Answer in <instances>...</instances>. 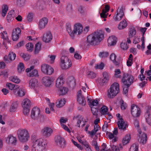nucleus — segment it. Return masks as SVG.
Segmentation results:
<instances>
[{
  "label": "nucleus",
  "instance_id": "nucleus-1",
  "mask_svg": "<svg viewBox=\"0 0 151 151\" xmlns=\"http://www.w3.org/2000/svg\"><path fill=\"white\" fill-rule=\"evenodd\" d=\"M104 32L101 30L94 32L88 36L85 46L87 47L90 45H96L97 42L101 41L104 37Z\"/></svg>",
  "mask_w": 151,
  "mask_h": 151
},
{
  "label": "nucleus",
  "instance_id": "nucleus-2",
  "mask_svg": "<svg viewBox=\"0 0 151 151\" xmlns=\"http://www.w3.org/2000/svg\"><path fill=\"white\" fill-rule=\"evenodd\" d=\"M46 143L42 138L37 139L34 142L32 151H43L45 148Z\"/></svg>",
  "mask_w": 151,
  "mask_h": 151
},
{
  "label": "nucleus",
  "instance_id": "nucleus-3",
  "mask_svg": "<svg viewBox=\"0 0 151 151\" xmlns=\"http://www.w3.org/2000/svg\"><path fill=\"white\" fill-rule=\"evenodd\" d=\"M119 85L117 83H114L111 85L108 91V96L112 99L119 92Z\"/></svg>",
  "mask_w": 151,
  "mask_h": 151
},
{
  "label": "nucleus",
  "instance_id": "nucleus-4",
  "mask_svg": "<svg viewBox=\"0 0 151 151\" xmlns=\"http://www.w3.org/2000/svg\"><path fill=\"white\" fill-rule=\"evenodd\" d=\"M17 134L19 140L22 142H27L29 137L28 132L26 129H18Z\"/></svg>",
  "mask_w": 151,
  "mask_h": 151
},
{
  "label": "nucleus",
  "instance_id": "nucleus-5",
  "mask_svg": "<svg viewBox=\"0 0 151 151\" xmlns=\"http://www.w3.org/2000/svg\"><path fill=\"white\" fill-rule=\"evenodd\" d=\"M60 59L61 63L60 66L62 69H66L71 66V61L66 56H62Z\"/></svg>",
  "mask_w": 151,
  "mask_h": 151
},
{
  "label": "nucleus",
  "instance_id": "nucleus-6",
  "mask_svg": "<svg viewBox=\"0 0 151 151\" xmlns=\"http://www.w3.org/2000/svg\"><path fill=\"white\" fill-rule=\"evenodd\" d=\"M134 78L133 76L128 73H124L122 79L123 83L128 86H129L133 83Z\"/></svg>",
  "mask_w": 151,
  "mask_h": 151
},
{
  "label": "nucleus",
  "instance_id": "nucleus-7",
  "mask_svg": "<svg viewBox=\"0 0 151 151\" xmlns=\"http://www.w3.org/2000/svg\"><path fill=\"white\" fill-rule=\"evenodd\" d=\"M40 113V111L39 108H34L31 111V117L34 120H40L41 117H44V116L41 115Z\"/></svg>",
  "mask_w": 151,
  "mask_h": 151
},
{
  "label": "nucleus",
  "instance_id": "nucleus-8",
  "mask_svg": "<svg viewBox=\"0 0 151 151\" xmlns=\"http://www.w3.org/2000/svg\"><path fill=\"white\" fill-rule=\"evenodd\" d=\"M55 141L57 145L61 148H64L66 146V141L63 137L57 135L55 137Z\"/></svg>",
  "mask_w": 151,
  "mask_h": 151
},
{
  "label": "nucleus",
  "instance_id": "nucleus-9",
  "mask_svg": "<svg viewBox=\"0 0 151 151\" xmlns=\"http://www.w3.org/2000/svg\"><path fill=\"white\" fill-rule=\"evenodd\" d=\"M140 109L137 106L134 104L131 106V113L134 117H139L140 115Z\"/></svg>",
  "mask_w": 151,
  "mask_h": 151
},
{
  "label": "nucleus",
  "instance_id": "nucleus-10",
  "mask_svg": "<svg viewBox=\"0 0 151 151\" xmlns=\"http://www.w3.org/2000/svg\"><path fill=\"white\" fill-rule=\"evenodd\" d=\"M42 84L45 86L50 87L52 85L53 80L52 77L45 76L42 78Z\"/></svg>",
  "mask_w": 151,
  "mask_h": 151
},
{
  "label": "nucleus",
  "instance_id": "nucleus-11",
  "mask_svg": "<svg viewBox=\"0 0 151 151\" xmlns=\"http://www.w3.org/2000/svg\"><path fill=\"white\" fill-rule=\"evenodd\" d=\"M52 132L51 128L48 127L44 128L41 131L42 135L45 137H49L51 136Z\"/></svg>",
  "mask_w": 151,
  "mask_h": 151
},
{
  "label": "nucleus",
  "instance_id": "nucleus-12",
  "mask_svg": "<svg viewBox=\"0 0 151 151\" xmlns=\"http://www.w3.org/2000/svg\"><path fill=\"white\" fill-rule=\"evenodd\" d=\"M83 27L82 25L80 23L76 24L74 26L73 32L75 34L80 35L83 32Z\"/></svg>",
  "mask_w": 151,
  "mask_h": 151
},
{
  "label": "nucleus",
  "instance_id": "nucleus-13",
  "mask_svg": "<svg viewBox=\"0 0 151 151\" xmlns=\"http://www.w3.org/2000/svg\"><path fill=\"white\" fill-rule=\"evenodd\" d=\"M117 12V13L116 15L114 16L113 18L116 21H119L122 19L124 15L123 8L122 7L119 9V7Z\"/></svg>",
  "mask_w": 151,
  "mask_h": 151
},
{
  "label": "nucleus",
  "instance_id": "nucleus-14",
  "mask_svg": "<svg viewBox=\"0 0 151 151\" xmlns=\"http://www.w3.org/2000/svg\"><path fill=\"white\" fill-rule=\"evenodd\" d=\"M21 32V29L19 27L13 30L12 33V39L13 41H16L18 40Z\"/></svg>",
  "mask_w": 151,
  "mask_h": 151
},
{
  "label": "nucleus",
  "instance_id": "nucleus-15",
  "mask_svg": "<svg viewBox=\"0 0 151 151\" xmlns=\"http://www.w3.org/2000/svg\"><path fill=\"white\" fill-rule=\"evenodd\" d=\"M77 101L80 104L83 106H84L86 104V101L85 98L82 95L81 91L79 90L78 92Z\"/></svg>",
  "mask_w": 151,
  "mask_h": 151
},
{
  "label": "nucleus",
  "instance_id": "nucleus-16",
  "mask_svg": "<svg viewBox=\"0 0 151 151\" xmlns=\"http://www.w3.org/2000/svg\"><path fill=\"white\" fill-rule=\"evenodd\" d=\"M118 127L119 129L125 130L126 129V128L128 127V125L124 121L122 118H120L119 121L117 122Z\"/></svg>",
  "mask_w": 151,
  "mask_h": 151
},
{
  "label": "nucleus",
  "instance_id": "nucleus-17",
  "mask_svg": "<svg viewBox=\"0 0 151 151\" xmlns=\"http://www.w3.org/2000/svg\"><path fill=\"white\" fill-rule=\"evenodd\" d=\"M52 39V36L50 32H48L44 34L43 37V40L45 42H49Z\"/></svg>",
  "mask_w": 151,
  "mask_h": 151
},
{
  "label": "nucleus",
  "instance_id": "nucleus-18",
  "mask_svg": "<svg viewBox=\"0 0 151 151\" xmlns=\"http://www.w3.org/2000/svg\"><path fill=\"white\" fill-rule=\"evenodd\" d=\"M150 110H151V107L148 109L145 114V117L147 122L150 125H151V115Z\"/></svg>",
  "mask_w": 151,
  "mask_h": 151
},
{
  "label": "nucleus",
  "instance_id": "nucleus-19",
  "mask_svg": "<svg viewBox=\"0 0 151 151\" xmlns=\"http://www.w3.org/2000/svg\"><path fill=\"white\" fill-rule=\"evenodd\" d=\"M67 83L72 88H73L76 86V80L73 76H70L68 78Z\"/></svg>",
  "mask_w": 151,
  "mask_h": 151
},
{
  "label": "nucleus",
  "instance_id": "nucleus-20",
  "mask_svg": "<svg viewBox=\"0 0 151 151\" xmlns=\"http://www.w3.org/2000/svg\"><path fill=\"white\" fill-rule=\"evenodd\" d=\"M138 141L140 143L145 144L147 140V136L146 134L143 133L140 135L139 138L138 139Z\"/></svg>",
  "mask_w": 151,
  "mask_h": 151
},
{
  "label": "nucleus",
  "instance_id": "nucleus-21",
  "mask_svg": "<svg viewBox=\"0 0 151 151\" xmlns=\"http://www.w3.org/2000/svg\"><path fill=\"white\" fill-rule=\"evenodd\" d=\"M48 22V19L46 17H44L40 19L39 22V28L41 29L44 28Z\"/></svg>",
  "mask_w": 151,
  "mask_h": 151
},
{
  "label": "nucleus",
  "instance_id": "nucleus-22",
  "mask_svg": "<svg viewBox=\"0 0 151 151\" xmlns=\"http://www.w3.org/2000/svg\"><path fill=\"white\" fill-rule=\"evenodd\" d=\"M63 83V76L60 75L56 81V86L58 88H60Z\"/></svg>",
  "mask_w": 151,
  "mask_h": 151
},
{
  "label": "nucleus",
  "instance_id": "nucleus-23",
  "mask_svg": "<svg viewBox=\"0 0 151 151\" xmlns=\"http://www.w3.org/2000/svg\"><path fill=\"white\" fill-rule=\"evenodd\" d=\"M108 45L110 46L115 45L117 42V38L114 36L109 37L108 39Z\"/></svg>",
  "mask_w": 151,
  "mask_h": 151
},
{
  "label": "nucleus",
  "instance_id": "nucleus-24",
  "mask_svg": "<svg viewBox=\"0 0 151 151\" xmlns=\"http://www.w3.org/2000/svg\"><path fill=\"white\" fill-rule=\"evenodd\" d=\"M38 81L35 78H33L30 80L29 81V86L31 88H34L38 85Z\"/></svg>",
  "mask_w": 151,
  "mask_h": 151
},
{
  "label": "nucleus",
  "instance_id": "nucleus-25",
  "mask_svg": "<svg viewBox=\"0 0 151 151\" xmlns=\"http://www.w3.org/2000/svg\"><path fill=\"white\" fill-rule=\"evenodd\" d=\"M6 142L7 143L12 144H15L17 142L16 137L12 136H9L6 139Z\"/></svg>",
  "mask_w": 151,
  "mask_h": 151
},
{
  "label": "nucleus",
  "instance_id": "nucleus-26",
  "mask_svg": "<svg viewBox=\"0 0 151 151\" xmlns=\"http://www.w3.org/2000/svg\"><path fill=\"white\" fill-rule=\"evenodd\" d=\"M18 102L17 101H13L11 106L10 108V111L11 112H13L15 111L18 107Z\"/></svg>",
  "mask_w": 151,
  "mask_h": 151
},
{
  "label": "nucleus",
  "instance_id": "nucleus-27",
  "mask_svg": "<svg viewBox=\"0 0 151 151\" xmlns=\"http://www.w3.org/2000/svg\"><path fill=\"white\" fill-rule=\"evenodd\" d=\"M127 25V23L125 20H124L121 22L118 26V28L120 29H122L125 28Z\"/></svg>",
  "mask_w": 151,
  "mask_h": 151
},
{
  "label": "nucleus",
  "instance_id": "nucleus-28",
  "mask_svg": "<svg viewBox=\"0 0 151 151\" xmlns=\"http://www.w3.org/2000/svg\"><path fill=\"white\" fill-rule=\"evenodd\" d=\"M31 106L30 101L28 99H25L22 102V106L27 107H30Z\"/></svg>",
  "mask_w": 151,
  "mask_h": 151
},
{
  "label": "nucleus",
  "instance_id": "nucleus-29",
  "mask_svg": "<svg viewBox=\"0 0 151 151\" xmlns=\"http://www.w3.org/2000/svg\"><path fill=\"white\" fill-rule=\"evenodd\" d=\"M6 86L9 88V89L11 90H16L19 88V86L18 85H16L9 83H6Z\"/></svg>",
  "mask_w": 151,
  "mask_h": 151
},
{
  "label": "nucleus",
  "instance_id": "nucleus-30",
  "mask_svg": "<svg viewBox=\"0 0 151 151\" xmlns=\"http://www.w3.org/2000/svg\"><path fill=\"white\" fill-rule=\"evenodd\" d=\"M136 31L134 27L133 26L131 27L129 29V36L133 37L135 35Z\"/></svg>",
  "mask_w": 151,
  "mask_h": 151
},
{
  "label": "nucleus",
  "instance_id": "nucleus-31",
  "mask_svg": "<svg viewBox=\"0 0 151 151\" xmlns=\"http://www.w3.org/2000/svg\"><path fill=\"white\" fill-rule=\"evenodd\" d=\"M65 102L64 99L58 100V101L56 102V106L58 108L61 107L64 105Z\"/></svg>",
  "mask_w": 151,
  "mask_h": 151
},
{
  "label": "nucleus",
  "instance_id": "nucleus-32",
  "mask_svg": "<svg viewBox=\"0 0 151 151\" xmlns=\"http://www.w3.org/2000/svg\"><path fill=\"white\" fill-rule=\"evenodd\" d=\"M41 44L40 43L38 42L35 45L34 51V53L35 54H38L40 50Z\"/></svg>",
  "mask_w": 151,
  "mask_h": 151
},
{
  "label": "nucleus",
  "instance_id": "nucleus-33",
  "mask_svg": "<svg viewBox=\"0 0 151 151\" xmlns=\"http://www.w3.org/2000/svg\"><path fill=\"white\" fill-rule=\"evenodd\" d=\"M108 109V108L105 105L101 107L100 111L101 115H106Z\"/></svg>",
  "mask_w": 151,
  "mask_h": 151
},
{
  "label": "nucleus",
  "instance_id": "nucleus-34",
  "mask_svg": "<svg viewBox=\"0 0 151 151\" xmlns=\"http://www.w3.org/2000/svg\"><path fill=\"white\" fill-rule=\"evenodd\" d=\"M131 137L130 134H127L126 135L124 138H123L122 141V143L124 145L127 144L130 139H131Z\"/></svg>",
  "mask_w": 151,
  "mask_h": 151
},
{
  "label": "nucleus",
  "instance_id": "nucleus-35",
  "mask_svg": "<svg viewBox=\"0 0 151 151\" xmlns=\"http://www.w3.org/2000/svg\"><path fill=\"white\" fill-rule=\"evenodd\" d=\"M60 95H64L67 93L68 91V88L66 87H62L59 89Z\"/></svg>",
  "mask_w": 151,
  "mask_h": 151
},
{
  "label": "nucleus",
  "instance_id": "nucleus-36",
  "mask_svg": "<svg viewBox=\"0 0 151 151\" xmlns=\"http://www.w3.org/2000/svg\"><path fill=\"white\" fill-rule=\"evenodd\" d=\"M17 91V94L20 97L23 96L25 95V90L23 88H20L16 90Z\"/></svg>",
  "mask_w": 151,
  "mask_h": 151
},
{
  "label": "nucleus",
  "instance_id": "nucleus-37",
  "mask_svg": "<svg viewBox=\"0 0 151 151\" xmlns=\"http://www.w3.org/2000/svg\"><path fill=\"white\" fill-rule=\"evenodd\" d=\"M8 9V6L7 5H4V6L2 7L1 12L2 16L4 17L6 16Z\"/></svg>",
  "mask_w": 151,
  "mask_h": 151
},
{
  "label": "nucleus",
  "instance_id": "nucleus-38",
  "mask_svg": "<svg viewBox=\"0 0 151 151\" xmlns=\"http://www.w3.org/2000/svg\"><path fill=\"white\" fill-rule=\"evenodd\" d=\"M10 80L15 83H18L20 81V79L17 76H14L9 78Z\"/></svg>",
  "mask_w": 151,
  "mask_h": 151
},
{
  "label": "nucleus",
  "instance_id": "nucleus-39",
  "mask_svg": "<svg viewBox=\"0 0 151 151\" xmlns=\"http://www.w3.org/2000/svg\"><path fill=\"white\" fill-rule=\"evenodd\" d=\"M122 60V58L121 57H119L114 60L113 61V62L115 65L118 66Z\"/></svg>",
  "mask_w": 151,
  "mask_h": 151
},
{
  "label": "nucleus",
  "instance_id": "nucleus-40",
  "mask_svg": "<svg viewBox=\"0 0 151 151\" xmlns=\"http://www.w3.org/2000/svg\"><path fill=\"white\" fill-rule=\"evenodd\" d=\"M67 30L70 35L71 38L72 39H74L75 37L74 33L73 32V30L72 31L70 26H68L67 27Z\"/></svg>",
  "mask_w": 151,
  "mask_h": 151
},
{
  "label": "nucleus",
  "instance_id": "nucleus-41",
  "mask_svg": "<svg viewBox=\"0 0 151 151\" xmlns=\"http://www.w3.org/2000/svg\"><path fill=\"white\" fill-rule=\"evenodd\" d=\"M34 45L32 43H28L26 45L27 50L29 52H31L33 50Z\"/></svg>",
  "mask_w": 151,
  "mask_h": 151
},
{
  "label": "nucleus",
  "instance_id": "nucleus-42",
  "mask_svg": "<svg viewBox=\"0 0 151 151\" xmlns=\"http://www.w3.org/2000/svg\"><path fill=\"white\" fill-rule=\"evenodd\" d=\"M139 145L137 144L134 143L131 147L129 151H138Z\"/></svg>",
  "mask_w": 151,
  "mask_h": 151
},
{
  "label": "nucleus",
  "instance_id": "nucleus-43",
  "mask_svg": "<svg viewBox=\"0 0 151 151\" xmlns=\"http://www.w3.org/2000/svg\"><path fill=\"white\" fill-rule=\"evenodd\" d=\"M120 46L121 48L124 50H127L129 47L128 45H127L125 41H123L121 43Z\"/></svg>",
  "mask_w": 151,
  "mask_h": 151
},
{
  "label": "nucleus",
  "instance_id": "nucleus-44",
  "mask_svg": "<svg viewBox=\"0 0 151 151\" xmlns=\"http://www.w3.org/2000/svg\"><path fill=\"white\" fill-rule=\"evenodd\" d=\"M25 68L24 64L22 63H19V65L17 67V70L19 73H21L22 71L24 70Z\"/></svg>",
  "mask_w": 151,
  "mask_h": 151
},
{
  "label": "nucleus",
  "instance_id": "nucleus-45",
  "mask_svg": "<svg viewBox=\"0 0 151 151\" xmlns=\"http://www.w3.org/2000/svg\"><path fill=\"white\" fill-rule=\"evenodd\" d=\"M49 65L46 64H44L42 65L41 67V70L44 74L47 73V70L48 69V67Z\"/></svg>",
  "mask_w": 151,
  "mask_h": 151
},
{
  "label": "nucleus",
  "instance_id": "nucleus-46",
  "mask_svg": "<svg viewBox=\"0 0 151 151\" xmlns=\"http://www.w3.org/2000/svg\"><path fill=\"white\" fill-rule=\"evenodd\" d=\"M20 56L23 58L25 61H27L29 60L30 57V55L27 54L21 53Z\"/></svg>",
  "mask_w": 151,
  "mask_h": 151
},
{
  "label": "nucleus",
  "instance_id": "nucleus-47",
  "mask_svg": "<svg viewBox=\"0 0 151 151\" xmlns=\"http://www.w3.org/2000/svg\"><path fill=\"white\" fill-rule=\"evenodd\" d=\"M29 77H37L38 76L37 71L36 70H34L29 74Z\"/></svg>",
  "mask_w": 151,
  "mask_h": 151
},
{
  "label": "nucleus",
  "instance_id": "nucleus-48",
  "mask_svg": "<svg viewBox=\"0 0 151 151\" xmlns=\"http://www.w3.org/2000/svg\"><path fill=\"white\" fill-rule=\"evenodd\" d=\"M134 124L136 128L137 127V129H138V132L140 134L142 132L139 129V122L138 120L137 119L135 120L134 122Z\"/></svg>",
  "mask_w": 151,
  "mask_h": 151
},
{
  "label": "nucleus",
  "instance_id": "nucleus-49",
  "mask_svg": "<svg viewBox=\"0 0 151 151\" xmlns=\"http://www.w3.org/2000/svg\"><path fill=\"white\" fill-rule=\"evenodd\" d=\"M87 75L88 78H94L96 76V74L95 73L91 71H88L87 73Z\"/></svg>",
  "mask_w": 151,
  "mask_h": 151
},
{
  "label": "nucleus",
  "instance_id": "nucleus-50",
  "mask_svg": "<svg viewBox=\"0 0 151 151\" xmlns=\"http://www.w3.org/2000/svg\"><path fill=\"white\" fill-rule=\"evenodd\" d=\"M23 113L24 115L26 116H27L29 114L30 108V107H27L26 106L23 107Z\"/></svg>",
  "mask_w": 151,
  "mask_h": 151
},
{
  "label": "nucleus",
  "instance_id": "nucleus-51",
  "mask_svg": "<svg viewBox=\"0 0 151 151\" xmlns=\"http://www.w3.org/2000/svg\"><path fill=\"white\" fill-rule=\"evenodd\" d=\"M109 55V53L108 52H102L99 53V56L102 58L107 57Z\"/></svg>",
  "mask_w": 151,
  "mask_h": 151
},
{
  "label": "nucleus",
  "instance_id": "nucleus-52",
  "mask_svg": "<svg viewBox=\"0 0 151 151\" xmlns=\"http://www.w3.org/2000/svg\"><path fill=\"white\" fill-rule=\"evenodd\" d=\"M54 72V69L51 66L49 65L48 67V69L47 70L46 75H50L52 74Z\"/></svg>",
  "mask_w": 151,
  "mask_h": 151
},
{
  "label": "nucleus",
  "instance_id": "nucleus-53",
  "mask_svg": "<svg viewBox=\"0 0 151 151\" xmlns=\"http://www.w3.org/2000/svg\"><path fill=\"white\" fill-rule=\"evenodd\" d=\"M26 0H17V5L19 7L23 6L25 4Z\"/></svg>",
  "mask_w": 151,
  "mask_h": 151
},
{
  "label": "nucleus",
  "instance_id": "nucleus-54",
  "mask_svg": "<svg viewBox=\"0 0 151 151\" xmlns=\"http://www.w3.org/2000/svg\"><path fill=\"white\" fill-rule=\"evenodd\" d=\"M88 101H89V102L91 105L92 106H96L98 104V101L97 100H92L88 98Z\"/></svg>",
  "mask_w": 151,
  "mask_h": 151
},
{
  "label": "nucleus",
  "instance_id": "nucleus-55",
  "mask_svg": "<svg viewBox=\"0 0 151 151\" xmlns=\"http://www.w3.org/2000/svg\"><path fill=\"white\" fill-rule=\"evenodd\" d=\"M16 56V54L13 52L10 53L8 55V57L11 60H14L15 59Z\"/></svg>",
  "mask_w": 151,
  "mask_h": 151
},
{
  "label": "nucleus",
  "instance_id": "nucleus-56",
  "mask_svg": "<svg viewBox=\"0 0 151 151\" xmlns=\"http://www.w3.org/2000/svg\"><path fill=\"white\" fill-rule=\"evenodd\" d=\"M91 110L93 115L95 116L97 115L98 113V111L97 108L93 107H91Z\"/></svg>",
  "mask_w": 151,
  "mask_h": 151
},
{
  "label": "nucleus",
  "instance_id": "nucleus-57",
  "mask_svg": "<svg viewBox=\"0 0 151 151\" xmlns=\"http://www.w3.org/2000/svg\"><path fill=\"white\" fill-rule=\"evenodd\" d=\"M33 14L32 13H29L27 16V19L29 22H31L33 20Z\"/></svg>",
  "mask_w": 151,
  "mask_h": 151
},
{
  "label": "nucleus",
  "instance_id": "nucleus-58",
  "mask_svg": "<svg viewBox=\"0 0 151 151\" xmlns=\"http://www.w3.org/2000/svg\"><path fill=\"white\" fill-rule=\"evenodd\" d=\"M78 10L79 12L81 14H84L85 12L84 7L82 6H80L78 8Z\"/></svg>",
  "mask_w": 151,
  "mask_h": 151
},
{
  "label": "nucleus",
  "instance_id": "nucleus-59",
  "mask_svg": "<svg viewBox=\"0 0 151 151\" xmlns=\"http://www.w3.org/2000/svg\"><path fill=\"white\" fill-rule=\"evenodd\" d=\"M104 66V64L103 63H101L99 65L96 64L95 66V68L96 69H99L101 70L103 69Z\"/></svg>",
  "mask_w": 151,
  "mask_h": 151
},
{
  "label": "nucleus",
  "instance_id": "nucleus-60",
  "mask_svg": "<svg viewBox=\"0 0 151 151\" xmlns=\"http://www.w3.org/2000/svg\"><path fill=\"white\" fill-rule=\"evenodd\" d=\"M120 102L121 103V109L122 110H125L127 107V104L125 103L124 102V101L122 100H121Z\"/></svg>",
  "mask_w": 151,
  "mask_h": 151
},
{
  "label": "nucleus",
  "instance_id": "nucleus-61",
  "mask_svg": "<svg viewBox=\"0 0 151 151\" xmlns=\"http://www.w3.org/2000/svg\"><path fill=\"white\" fill-rule=\"evenodd\" d=\"M66 10L68 12L71 13L72 12V6L71 4H68L66 7Z\"/></svg>",
  "mask_w": 151,
  "mask_h": 151
},
{
  "label": "nucleus",
  "instance_id": "nucleus-62",
  "mask_svg": "<svg viewBox=\"0 0 151 151\" xmlns=\"http://www.w3.org/2000/svg\"><path fill=\"white\" fill-rule=\"evenodd\" d=\"M129 87V86H127L125 84H123V85L122 86V87L123 88L124 93L125 94L128 92V88Z\"/></svg>",
  "mask_w": 151,
  "mask_h": 151
},
{
  "label": "nucleus",
  "instance_id": "nucleus-63",
  "mask_svg": "<svg viewBox=\"0 0 151 151\" xmlns=\"http://www.w3.org/2000/svg\"><path fill=\"white\" fill-rule=\"evenodd\" d=\"M72 141L74 145L75 146L77 147L79 149L81 150H83V148L81 147L80 145L78 144L73 139L72 140Z\"/></svg>",
  "mask_w": 151,
  "mask_h": 151
},
{
  "label": "nucleus",
  "instance_id": "nucleus-64",
  "mask_svg": "<svg viewBox=\"0 0 151 151\" xmlns=\"http://www.w3.org/2000/svg\"><path fill=\"white\" fill-rule=\"evenodd\" d=\"M14 16L13 15H10V14H8L6 17V19L7 22H9L13 18Z\"/></svg>",
  "mask_w": 151,
  "mask_h": 151
}]
</instances>
